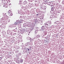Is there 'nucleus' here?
Instances as JSON below:
<instances>
[{"instance_id": "obj_1", "label": "nucleus", "mask_w": 64, "mask_h": 64, "mask_svg": "<svg viewBox=\"0 0 64 64\" xmlns=\"http://www.w3.org/2000/svg\"><path fill=\"white\" fill-rule=\"evenodd\" d=\"M4 7H5L6 8H7V7H8V4H7L5 2L4 3Z\"/></svg>"}, {"instance_id": "obj_2", "label": "nucleus", "mask_w": 64, "mask_h": 64, "mask_svg": "<svg viewBox=\"0 0 64 64\" xmlns=\"http://www.w3.org/2000/svg\"><path fill=\"white\" fill-rule=\"evenodd\" d=\"M23 22V20H20L19 21V23H22Z\"/></svg>"}, {"instance_id": "obj_3", "label": "nucleus", "mask_w": 64, "mask_h": 64, "mask_svg": "<svg viewBox=\"0 0 64 64\" xmlns=\"http://www.w3.org/2000/svg\"><path fill=\"white\" fill-rule=\"evenodd\" d=\"M15 24L16 25H19V22H15Z\"/></svg>"}, {"instance_id": "obj_4", "label": "nucleus", "mask_w": 64, "mask_h": 64, "mask_svg": "<svg viewBox=\"0 0 64 64\" xmlns=\"http://www.w3.org/2000/svg\"><path fill=\"white\" fill-rule=\"evenodd\" d=\"M42 30H44V29H45V27H44V26H42Z\"/></svg>"}, {"instance_id": "obj_5", "label": "nucleus", "mask_w": 64, "mask_h": 64, "mask_svg": "<svg viewBox=\"0 0 64 64\" xmlns=\"http://www.w3.org/2000/svg\"><path fill=\"white\" fill-rule=\"evenodd\" d=\"M40 14H38L36 15V16H37V17H40Z\"/></svg>"}, {"instance_id": "obj_6", "label": "nucleus", "mask_w": 64, "mask_h": 64, "mask_svg": "<svg viewBox=\"0 0 64 64\" xmlns=\"http://www.w3.org/2000/svg\"><path fill=\"white\" fill-rule=\"evenodd\" d=\"M49 25H51V23H52V22H51V21H49Z\"/></svg>"}, {"instance_id": "obj_7", "label": "nucleus", "mask_w": 64, "mask_h": 64, "mask_svg": "<svg viewBox=\"0 0 64 64\" xmlns=\"http://www.w3.org/2000/svg\"><path fill=\"white\" fill-rule=\"evenodd\" d=\"M20 63H22V62H23V60H21L20 61Z\"/></svg>"}, {"instance_id": "obj_8", "label": "nucleus", "mask_w": 64, "mask_h": 64, "mask_svg": "<svg viewBox=\"0 0 64 64\" xmlns=\"http://www.w3.org/2000/svg\"><path fill=\"white\" fill-rule=\"evenodd\" d=\"M37 30L35 32V34H36V33H37Z\"/></svg>"}, {"instance_id": "obj_9", "label": "nucleus", "mask_w": 64, "mask_h": 64, "mask_svg": "<svg viewBox=\"0 0 64 64\" xmlns=\"http://www.w3.org/2000/svg\"><path fill=\"white\" fill-rule=\"evenodd\" d=\"M54 10V8L52 7V10L53 11Z\"/></svg>"}, {"instance_id": "obj_10", "label": "nucleus", "mask_w": 64, "mask_h": 64, "mask_svg": "<svg viewBox=\"0 0 64 64\" xmlns=\"http://www.w3.org/2000/svg\"><path fill=\"white\" fill-rule=\"evenodd\" d=\"M27 49H28V51H29V50H30L29 49H28V48H27Z\"/></svg>"}, {"instance_id": "obj_11", "label": "nucleus", "mask_w": 64, "mask_h": 64, "mask_svg": "<svg viewBox=\"0 0 64 64\" xmlns=\"http://www.w3.org/2000/svg\"><path fill=\"white\" fill-rule=\"evenodd\" d=\"M25 2H26V1H24V3H25Z\"/></svg>"}, {"instance_id": "obj_12", "label": "nucleus", "mask_w": 64, "mask_h": 64, "mask_svg": "<svg viewBox=\"0 0 64 64\" xmlns=\"http://www.w3.org/2000/svg\"><path fill=\"white\" fill-rule=\"evenodd\" d=\"M0 59L1 60L2 59V58H1V57H0Z\"/></svg>"}, {"instance_id": "obj_13", "label": "nucleus", "mask_w": 64, "mask_h": 64, "mask_svg": "<svg viewBox=\"0 0 64 64\" xmlns=\"http://www.w3.org/2000/svg\"><path fill=\"white\" fill-rule=\"evenodd\" d=\"M46 42H48V41H46Z\"/></svg>"}, {"instance_id": "obj_14", "label": "nucleus", "mask_w": 64, "mask_h": 64, "mask_svg": "<svg viewBox=\"0 0 64 64\" xmlns=\"http://www.w3.org/2000/svg\"><path fill=\"white\" fill-rule=\"evenodd\" d=\"M17 28H16V29H17Z\"/></svg>"}, {"instance_id": "obj_15", "label": "nucleus", "mask_w": 64, "mask_h": 64, "mask_svg": "<svg viewBox=\"0 0 64 64\" xmlns=\"http://www.w3.org/2000/svg\"><path fill=\"white\" fill-rule=\"evenodd\" d=\"M0 22H2L1 20H0Z\"/></svg>"}, {"instance_id": "obj_16", "label": "nucleus", "mask_w": 64, "mask_h": 64, "mask_svg": "<svg viewBox=\"0 0 64 64\" xmlns=\"http://www.w3.org/2000/svg\"><path fill=\"white\" fill-rule=\"evenodd\" d=\"M25 24H24V25H25Z\"/></svg>"}, {"instance_id": "obj_17", "label": "nucleus", "mask_w": 64, "mask_h": 64, "mask_svg": "<svg viewBox=\"0 0 64 64\" xmlns=\"http://www.w3.org/2000/svg\"><path fill=\"white\" fill-rule=\"evenodd\" d=\"M11 15H10V16H11Z\"/></svg>"}, {"instance_id": "obj_18", "label": "nucleus", "mask_w": 64, "mask_h": 64, "mask_svg": "<svg viewBox=\"0 0 64 64\" xmlns=\"http://www.w3.org/2000/svg\"><path fill=\"white\" fill-rule=\"evenodd\" d=\"M12 64H12L11 63V64Z\"/></svg>"}]
</instances>
